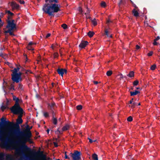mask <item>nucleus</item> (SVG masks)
<instances>
[{
  "instance_id": "obj_1",
  "label": "nucleus",
  "mask_w": 160,
  "mask_h": 160,
  "mask_svg": "<svg viewBox=\"0 0 160 160\" xmlns=\"http://www.w3.org/2000/svg\"><path fill=\"white\" fill-rule=\"evenodd\" d=\"M0 141H1L0 143V147L2 148L8 147L9 144L13 143V139L10 136H8L5 138H4V135L5 132L2 129L4 127H6L7 129L11 132V122L9 121L6 120V119L3 118H2L0 119Z\"/></svg>"
},
{
  "instance_id": "obj_2",
  "label": "nucleus",
  "mask_w": 160,
  "mask_h": 160,
  "mask_svg": "<svg viewBox=\"0 0 160 160\" xmlns=\"http://www.w3.org/2000/svg\"><path fill=\"white\" fill-rule=\"evenodd\" d=\"M58 0H50L49 3H45L43 6L42 10L46 13L51 17H54V13L60 11V6L58 3Z\"/></svg>"
},
{
  "instance_id": "obj_3",
  "label": "nucleus",
  "mask_w": 160,
  "mask_h": 160,
  "mask_svg": "<svg viewBox=\"0 0 160 160\" xmlns=\"http://www.w3.org/2000/svg\"><path fill=\"white\" fill-rule=\"evenodd\" d=\"M22 115H19L18 117V118L16 120V123L13 122H11V132H9L8 133V136H10L11 137H14V136L19 131L20 129L19 124H21L23 122V120L22 118Z\"/></svg>"
},
{
  "instance_id": "obj_4",
  "label": "nucleus",
  "mask_w": 160,
  "mask_h": 160,
  "mask_svg": "<svg viewBox=\"0 0 160 160\" xmlns=\"http://www.w3.org/2000/svg\"><path fill=\"white\" fill-rule=\"evenodd\" d=\"M23 137H24V138L23 140L22 141L20 140H18L16 142H14L13 140V143H12V144L14 143H20L22 144H23V145L21 147V148L19 149V150H23L25 151L31 152V153L33 155V154H32V152L33 151H32L31 149L30 148H28L27 146H26L25 144L26 142H28L30 143H32L33 142L31 140L30 138H29V139H27V138L26 136ZM9 146L8 148H9Z\"/></svg>"
},
{
  "instance_id": "obj_5",
  "label": "nucleus",
  "mask_w": 160,
  "mask_h": 160,
  "mask_svg": "<svg viewBox=\"0 0 160 160\" xmlns=\"http://www.w3.org/2000/svg\"><path fill=\"white\" fill-rule=\"evenodd\" d=\"M21 136H26L27 139L31 138L32 136V133L30 130L29 126L27 125L26 129L23 131H21L19 130V131L14 136V138H19Z\"/></svg>"
},
{
  "instance_id": "obj_6",
  "label": "nucleus",
  "mask_w": 160,
  "mask_h": 160,
  "mask_svg": "<svg viewBox=\"0 0 160 160\" xmlns=\"http://www.w3.org/2000/svg\"><path fill=\"white\" fill-rule=\"evenodd\" d=\"M10 110L14 114L22 115L23 112V109L21 107L19 104L15 103L10 108Z\"/></svg>"
},
{
  "instance_id": "obj_7",
  "label": "nucleus",
  "mask_w": 160,
  "mask_h": 160,
  "mask_svg": "<svg viewBox=\"0 0 160 160\" xmlns=\"http://www.w3.org/2000/svg\"><path fill=\"white\" fill-rule=\"evenodd\" d=\"M32 154L34 156L40 158L41 160H50V159L49 158H47L46 155L43 154L42 152H41L40 151L38 152L33 151L32 152Z\"/></svg>"
},
{
  "instance_id": "obj_8",
  "label": "nucleus",
  "mask_w": 160,
  "mask_h": 160,
  "mask_svg": "<svg viewBox=\"0 0 160 160\" xmlns=\"http://www.w3.org/2000/svg\"><path fill=\"white\" fill-rule=\"evenodd\" d=\"M81 154L80 152L75 150L73 153H70L69 156L72 158L73 160H80L81 159Z\"/></svg>"
},
{
  "instance_id": "obj_9",
  "label": "nucleus",
  "mask_w": 160,
  "mask_h": 160,
  "mask_svg": "<svg viewBox=\"0 0 160 160\" xmlns=\"http://www.w3.org/2000/svg\"><path fill=\"white\" fill-rule=\"evenodd\" d=\"M22 73L21 72H19L17 73L16 75H15L12 77V79L14 82H15L16 83H18L20 82H21L22 81V78H21V75Z\"/></svg>"
},
{
  "instance_id": "obj_10",
  "label": "nucleus",
  "mask_w": 160,
  "mask_h": 160,
  "mask_svg": "<svg viewBox=\"0 0 160 160\" xmlns=\"http://www.w3.org/2000/svg\"><path fill=\"white\" fill-rule=\"evenodd\" d=\"M14 20H12V21L10 20H7V25L6 26V28L11 30L16 29V24L14 23Z\"/></svg>"
},
{
  "instance_id": "obj_11",
  "label": "nucleus",
  "mask_w": 160,
  "mask_h": 160,
  "mask_svg": "<svg viewBox=\"0 0 160 160\" xmlns=\"http://www.w3.org/2000/svg\"><path fill=\"white\" fill-rule=\"evenodd\" d=\"M57 72L62 77L64 73H67V71L66 69L58 68L57 70Z\"/></svg>"
},
{
  "instance_id": "obj_12",
  "label": "nucleus",
  "mask_w": 160,
  "mask_h": 160,
  "mask_svg": "<svg viewBox=\"0 0 160 160\" xmlns=\"http://www.w3.org/2000/svg\"><path fill=\"white\" fill-rule=\"evenodd\" d=\"M88 42L87 41H82L79 46L81 49L84 48L88 45Z\"/></svg>"
},
{
  "instance_id": "obj_13",
  "label": "nucleus",
  "mask_w": 160,
  "mask_h": 160,
  "mask_svg": "<svg viewBox=\"0 0 160 160\" xmlns=\"http://www.w3.org/2000/svg\"><path fill=\"white\" fill-rule=\"evenodd\" d=\"M11 6H12V9L13 10L14 9H18L19 8V5L17 4L15 2H12L11 3Z\"/></svg>"
},
{
  "instance_id": "obj_14",
  "label": "nucleus",
  "mask_w": 160,
  "mask_h": 160,
  "mask_svg": "<svg viewBox=\"0 0 160 160\" xmlns=\"http://www.w3.org/2000/svg\"><path fill=\"white\" fill-rule=\"evenodd\" d=\"M55 107H56L55 103L54 102L48 104V108L50 110H54Z\"/></svg>"
},
{
  "instance_id": "obj_15",
  "label": "nucleus",
  "mask_w": 160,
  "mask_h": 160,
  "mask_svg": "<svg viewBox=\"0 0 160 160\" xmlns=\"http://www.w3.org/2000/svg\"><path fill=\"white\" fill-rule=\"evenodd\" d=\"M13 30H11V29H8L7 30L5 31L4 33L5 34L6 36V38L7 39V36L6 33H9L10 35L11 36H14L15 34L13 33L12 32V31Z\"/></svg>"
},
{
  "instance_id": "obj_16",
  "label": "nucleus",
  "mask_w": 160,
  "mask_h": 160,
  "mask_svg": "<svg viewBox=\"0 0 160 160\" xmlns=\"http://www.w3.org/2000/svg\"><path fill=\"white\" fill-rule=\"evenodd\" d=\"M140 93V91L135 90L134 92L131 91L130 92V95L131 96H133L134 95H136L138 94V93Z\"/></svg>"
},
{
  "instance_id": "obj_17",
  "label": "nucleus",
  "mask_w": 160,
  "mask_h": 160,
  "mask_svg": "<svg viewBox=\"0 0 160 160\" xmlns=\"http://www.w3.org/2000/svg\"><path fill=\"white\" fill-rule=\"evenodd\" d=\"M126 3V1H124L123 0H120V2L118 3V6L119 8H120L121 5H124Z\"/></svg>"
},
{
  "instance_id": "obj_18",
  "label": "nucleus",
  "mask_w": 160,
  "mask_h": 160,
  "mask_svg": "<svg viewBox=\"0 0 160 160\" xmlns=\"http://www.w3.org/2000/svg\"><path fill=\"white\" fill-rule=\"evenodd\" d=\"M132 12L134 16L137 17L139 16V13L135 9H133L132 11Z\"/></svg>"
},
{
  "instance_id": "obj_19",
  "label": "nucleus",
  "mask_w": 160,
  "mask_h": 160,
  "mask_svg": "<svg viewBox=\"0 0 160 160\" xmlns=\"http://www.w3.org/2000/svg\"><path fill=\"white\" fill-rule=\"evenodd\" d=\"M134 75V72L133 71L130 72L129 74L127 75V76L129 77L130 78L133 77Z\"/></svg>"
},
{
  "instance_id": "obj_20",
  "label": "nucleus",
  "mask_w": 160,
  "mask_h": 160,
  "mask_svg": "<svg viewBox=\"0 0 160 160\" xmlns=\"http://www.w3.org/2000/svg\"><path fill=\"white\" fill-rule=\"evenodd\" d=\"M13 100L15 101L16 102L15 103L19 104V100L18 98H17L16 96H13Z\"/></svg>"
},
{
  "instance_id": "obj_21",
  "label": "nucleus",
  "mask_w": 160,
  "mask_h": 160,
  "mask_svg": "<svg viewBox=\"0 0 160 160\" xmlns=\"http://www.w3.org/2000/svg\"><path fill=\"white\" fill-rule=\"evenodd\" d=\"M94 34V32H93L89 31L88 33V35L89 37L91 38L93 36Z\"/></svg>"
},
{
  "instance_id": "obj_22",
  "label": "nucleus",
  "mask_w": 160,
  "mask_h": 160,
  "mask_svg": "<svg viewBox=\"0 0 160 160\" xmlns=\"http://www.w3.org/2000/svg\"><path fill=\"white\" fill-rule=\"evenodd\" d=\"M69 128V126L68 125H66L65 126L63 127L62 128V131H65L68 130Z\"/></svg>"
},
{
  "instance_id": "obj_23",
  "label": "nucleus",
  "mask_w": 160,
  "mask_h": 160,
  "mask_svg": "<svg viewBox=\"0 0 160 160\" xmlns=\"http://www.w3.org/2000/svg\"><path fill=\"white\" fill-rule=\"evenodd\" d=\"M92 158L94 160H98V155L96 153H94L92 154Z\"/></svg>"
},
{
  "instance_id": "obj_24",
  "label": "nucleus",
  "mask_w": 160,
  "mask_h": 160,
  "mask_svg": "<svg viewBox=\"0 0 160 160\" xmlns=\"http://www.w3.org/2000/svg\"><path fill=\"white\" fill-rule=\"evenodd\" d=\"M13 71L12 72V74H11L12 77H13V76L14 75H16L18 71L16 69V68H14L13 70Z\"/></svg>"
},
{
  "instance_id": "obj_25",
  "label": "nucleus",
  "mask_w": 160,
  "mask_h": 160,
  "mask_svg": "<svg viewBox=\"0 0 160 160\" xmlns=\"http://www.w3.org/2000/svg\"><path fill=\"white\" fill-rule=\"evenodd\" d=\"M105 34L107 35V37L112 38V35H109L108 34V32L107 30H105Z\"/></svg>"
},
{
  "instance_id": "obj_26",
  "label": "nucleus",
  "mask_w": 160,
  "mask_h": 160,
  "mask_svg": "<svg viewBox=\"0 0 160 160\" xmlns=\"http://www.w3.org/2000/svg\"><path fill=\"white\" fill-rule=\"evenodd\" d=\"M52 122L55 125H56L57 123V118H52Z\"/></svg>"
},
{
  "instance_id": "obj_27",
  "label": "nucleus",
  "mask_w": 160,
  "mask_h": 160,
  "mask_svg": "<svg viewBox=\"0 0 160 160\" xmlns=\"http://www.w3.org/2000/svg\"><path fill=\"white\" fill-rule=\"evenodd\" d=\"M94 26H95L97 25V22L96 19L94 18L93 19L91 20Z\"/></svg>"
},
{
  "instance_id": "obj_28",
  "label": "nucleus",
  "mask_w": 160,
  "mask_h": 160,
  "mask_svg": "<svg viewBox=\"0 0 160 160\" xmlns=\"http://www.w3.org/2000/svg\"><path fill=\"white\" fill-rule=\"evenodd\" d=\"M101 6L102 7H105L106 6V2H105L102 1L101 3Z\"/></svg>"
},
{
  "instance_id": "obj_29",
  "label": "nucleus",
  "mask_w": 160,
  "mask_h": 160,
  "mask_svg": "<svg viewBox=\"0 0 160 160\" xmlns=\"http://www.w3.org/2000/svg\"><path fill=\"white\" fill-rule=\"evenodd\" d=\"M112 71H108L106 73V74L108 76H110L112 74Z\"/></svg>"
},
{
  "instance_id": "obj_30",
  "label": "nucleus",
  "mask_w": 160,
  "mask_h": 160,
  "mask_svg": "<svg viewBox=\"0 0 160 160\" xmlns=\"http://www.w3.org/2000/svg\"><path fill=\"white\" fill-rule=\"evenodd\" d=\"M6 13H8V15H10L11 16H12L13 15H14V14L13 13L11 12L9 10H8V11L6 10Z\"/></svg>"
},
{
  "instance_id": "obj_31",
  "label": "nucleus",
  "mask_w": 160,
  "mask_h": 160,
  "mask_svg": "<svg viewBox=\"0 0 160 160\" xmlns=\"http://www.w3.org/2000/svg\"><path fill=\"white\" fill-rule=\"evenodd\" d=\"M7 82H5L4 80L3 79V88H5L7 86Z\"/></svg>"
},
{
  "instance_id": "obj_32",
  "label": "nucleus",
  "mask_w": 160,
  "mask_h": 160,
  "mask_svg": "<svg viewBox=\"0 0 160 160\" xmlns=\"http://www.w3.org/2000/svg\"><path fill=\"white\" fill-rule=\"evenodd\" d=\"M14 82H13V83H12L10 85V90H12V89L13 90H15V89L14 88Z\"/></svg>"
},
{
  "instance_id": "obj_33",
  "label": "nucleus",
  "mask_w": 160,
  "mask_h": 160,
  "mask_svg": "<svg viewBox=\"0 0 160 160\" xmlns=\"http://www.w3.org/2000/svg\"><path fill=\"white\" fill-rule=\"evenodd\" d=\"M8 107L7 105H2L1 107V109L2 111H3Z\"/></svg>"
},
{
  "instance_id": "obj_34",
  "label": "nucleus",
  "mask_w": 160,
  "mask_h": 160,
  "mask_svg": "<svg viewBox=\"0 0 160 160\" xmlns=\"http://www.w3.org/2000/svg\"><path fill=\"white\" fill-rule=\"evenodd\" d=\"M56 133H57V134H58V137L59 138L60 137L59 136L58 134H62V132H61L58 129H57V131H56Z\"/></svg>"
},
{
  "instance_id": "obj_35",
  "label": "nucleus",
  "mask_w": 160,
  "mask_h": 160,
  "mask_svg": "<svg viewBox=\"0 0 160 160\" xmlns=\"http://www.w3.org/2000/svg\"><path fill=\"white\" fill-rule=\"evenodd\" d=\"M82 107L81 105H78L77 106L76 108L78 110H81L82 109Z\"/></svg>"
},
{
  "instance_id": "obj_36",
  "label": "nucleus",
  "mask_w": 160,
  "mask_h": 160,
  "mask_svg": "<svg viewBox=\"0 0 160 160\" xmlns=\"http://www.w3.org/2000/svg\"><path fill=\"white\" fill-rule=\"evenodd\" d=\"M62 27L64 29H66L68 28L67 25L64 23L62 25Z\"/></svg>"
},
{
  "instance_id": "obj_37",
  "label": "nucleus",
  "mask_w": 160,
  "mask_h": 160,
  "mask_svg": "<svg viewBox=\"0 0 160 160\" xmlns=\"http://www.w3.org/2000/svg\"><path fill=\"white\" fill-rule=\"evenodd\" d=\"M132 116H130L128 117L127 120L129 122H131L132 120Z\"/></svg>"
},
{
  "instance_id": "obj_38",
  "label": "nucleus",
  "mask_w": 160,
  "mask_h": 160,
  "mask_svg": "<svg viewBox=\"0 0 160 160\" xmlns=\"http://www.w3.org/2000/svg\"><path fill=\"white\" fill-rule=\"evenodd\" d=\"M156 68V65L155 64H154L152 65L151 67V69L152 70H154Z\"/></svg>"
},
{
  "instance_id": "obj_39",
  "label": "nucleus",
  "mask_w": 160,
  "mask_h": 160,
  "mask_svg": "<svg viewBox=\"0 0 160 160\" xmlns=\"http://www.w3.org/2000/svg\"><path fill=\"white\" fill-rule=\"evenodd\" d=\"M43 115L45 118H47L49 117L48 113L46 112H44Z\"/></svg>"
},
{
  "instance_id": "obj_40",
  "label": "nucleus",
  "mask_w": 160,
  "mask_h": 160,
  "mask_svg": "<svg viewBox=\"0 0 160 160\" xmlns=\"http://www.w3.org/2000/svg\"><path fill=\"white\" fill-rule=\"evenodd\" d=\"M50 112L52 114V118H55L54 115H55V113L54 112V110H50Z\"/></svg>"
},
{
  "instance_id": "obj_41",
  "label": "nucleus",
  "mask_w": 160,
  "mask_h": 160,
  "mask_svg": "<svg viewBox=\"0 0 160 160\" xmlns=\"http://www.w3.org/2000/svg\"><path fill=\"white\" fill-rule=\"evenodd\" d=\"M138 80H136L133 82V85L134 86H137L138 83Z\"/></svg>"
},
{
  "instance_id": "obj_42",
  "label": "nucleus",
  "mask_w": 160,
  "mask_h": 160,
  "mask_svg": "<svg viewBox=\"0 0 160 160\" xmlns=\"http://www.w3.org/2000/svg\"><path fill=\"white\" fill-rule=\"evenodd\" d=\"M20 4H23L25 3V2L22 0H17Z\"/></svg>"
},
{
  "instance_id": "obj_43",
  "label": "nucleus",
  "mask_w": 160,
  "mask_h": 160,
  "mask_svg": "<svg viewBox=\"0 0 160 160\" xmlns=\"http://www.w3.org/2000/svg\"><path fill=\"white\" fill-rule=\"evenodd\" d=\"M27 48L28 50H33L34 49L33 48H32V47L28 45L27 47Z\"/></svg>"
},
{
  "instance_id": "obj_44",
  "label": "nucleus",
  "mask_w": 160,
  "mask_h": 160,
  "mask_svg": "<svg viewBox=\"0 0 160 160\" xmlns=\"http://www.w3.org/2000/svg\"><path fill=\"white\" fill-rule=\"evenodd\" d=\"M54 58H57L58 57V54L57 52H55L53 54Z\"/></svg>"
},
{
  "instance_id": "obj_45",
  "label": "nucleus",
  "mask_w": 160,
  "mask_h": 160,
  "mask_svg": "<svg viewBox=\"0 0 160 160\" xmlns=\"http://www.w3.org/2000/svg\"><path fill=\"white\" fill-rule=\"evenodd\" d=\"M120 78L121 79H122L123 78H126L127 77L126 76H123L122 74H121L120 75Z\"/></svg>"
},
{
  "instance_id": "obj_46",
  "label": "nucleus",
  "mask_w": 160,
  "mask_h": 160,
  "mask_svg": "<svg viewBox=\"0 0 160 160\" xmlns=\"http://www.w3.org/2000/svg\"><path fill=\"white\" fill-rule=\"evenodd\" d=\"M22 84L21 83H19V86H18V89H22Z\"/></svg>"
},
{
  "instance_id": "obj_47",
  "label": "nucleus",
  "mask_w": 160,
  "mask_h": 160,
  "mask_svg": "<svg viewBox=\"0 0 160 160\" xmlns=\"http://www.w3.org/2000/svg\"><path fill=\"white\" fill-rule=\"evenodd\" d=\"M65 159H69L70 158L68 157L67 154V152H65Z\"/></svg>"
},
{
  "instance_id": "obj_48",
  "label": "nucleus",
  "mask_w": 160,
  "mask_h": 160,
  "mask_svg": "<svg viewBox=\"0 0 160 160\" xmlns=\"http://www.w3.org/2000/svg\"><path fill=\"white\" fill-rule=\"evenodd\" d=\"M153 54V52L152 51H150L148 54V56H151Z\"/></svg>"
},
{
  "instance_id": "obj_49",
  "label": "nucleus",
  "mask_w": 160,
  "mask_h": 160,
  "mask_svg": "<svg viewBox=\"0 0 160 160\" xmlns=\"http://www.w3.org/2000/svg\"><path fill=\"white\" fill-rule=\"evenodd\" d=\"M136 103L135 102H134L132 103V105L131 106V107L132 108H133L136 105Z\"/></svg>"
},
{
  "instance_id": "obj_50",
  "label": "nucleus",
  "mask_w": 160,
  "mask_h": 160,
  "mask_svg": "<svg viewBox=\"0 0 160 160\" xmlns=\"http://www.w3.org/2000/svg\"><path fill=\"white\" fill-rule=\"evenodd\" d=\"M157 41H156L155 40H154V42H153V44L154 45H157L158 43L156 42Z\"/></svg>"
},
{
  "instance_id": "obj_51",
  "label": "nucleus",
  "mask_w": 160,
  "mask_h": 160,
  "mask_svg": "<svg viewBox=\"0 0 160 160\" xmlns=\"http://www.w3.org/2000/svg\"><path fill=\"white\" fill-rule=\"evenodd\" d=\"M51 33H48L47 34L45 37V38H48V37H49L51 36Z\"/></svg>"
},
{
  "instance_id": "obj_52",
  "label": "nucleus",
  "mask_w": 160,
  "mask_h": 160,
  "mask_svg": "<svg viewBox=\"0 0 160 160\" xmlns=\"http://www.w3.org/2000/svg\"><path fill=\"white\" fill-rule=\"evenodd\" d=\"M53 143L55 147H58V145L57 142H53Z\"/></svg>"
},
{
  "instance_id": "obj_53",
  "label": "nucleus",
  "mask_w": 160,
  "mask_h": 160,
  "mask_svg": "<svg viewBox=\"0 0 160 160\" xmlns=\"http://www.w3.org/2000/svg\"><path fill=\"white\" fill-rule=\"evenodd\" d=\"M140 47L138 45H137L136 46V48L137 50H138L140 48Z\"/></svg>"
},
{
  "instance_id": "obj_54",
  "label": "nucleus",
  "mask_w": 160,
  "mask_h": 160,
  "mask_svg": "<svg viewBox=\"0 0 160 160\" xmlns=\"http://www.w3.org/2000/svg\"><path fill=\"white\" fill-rule=\"evenodd\" d=\"M88 139L89 140V142L90 143H92L93 142V141L92 139L89 138H88Z\"/></svg>"
},
{
  "instance_id": "obj_55",
  "label": "nucleus",
  "mask_w": 160,
  "mask_h": 160,
  "mask_svg": "<svg viewBox=\"0 0 160 160\" xmlns=\"http://www.w3.org/2000/svg\"><path fill=\"white\" fill-rule=\"evenodd\" d=\"M33 44H34V43H33L32 42H30L28 44V46H31V45H33Z\"/></svg>"
},
{
  "instance_id": "obj_56",
  "label": "nucleus",
  "mask_w": 160,
  "mask_h": 160,
  "mask_svg": "<svg viewBox=\"0 0 160 160\" xmlns=\"http://www.w3.org/2000/svg\"><path fill=\"white\" fill-rule=\"evenodd\" d=\"M160 39V37L158 36H157V38L154 40L156 41H157Z\"/></svg>"
},
{
  "instance_id": "obj_57",
  "label": "nucleus",
  "mask_w": 160,
  "mask_h": 160,
  "mask_svg": "<svg viewBox=\"0 0 160 160\" xmlns=\"http://www.w3.org/2000/svg\"><path fill=\"white\" fill-rule=\"evenodd\" d=\"M3 25V22H0V27H2Z\"/></svg>"
},
{
  "instance_id": "obj_58",
  "label": "nucleus",
  "mask_w": 160,
  "mask_h": 160,
  "mask_svg": "<svg viewBox=\"0 0 160 160\" xmlns=\"http://www.w3.org/2000/svg\"><path fill=\"white\" fill-rule=\"evenodd\" d=\"M93 82L95 84H97L98 83V82L97 81H93Z\"/></svg>"
},
{
  "instance_id": "obj_59",
  "label": "nucleus",
  "mask_w": 160,
  "mask_h": 160,
  "mask_svg": "<svg viewBox=\"0 0 160 160\" xmlns=\"http://www.w3.org/2000/svg\"><path fill=\"white\" fill-rule=\"evenodd\" d=\"M133 98H132L131 100L130 101H129V103L130 104H132V102H133Z\"/></svg>"
},
{
  "instance_id": "obj_60",
  "label": "nucleus",
  "mask_w": 160,
  "mask_h": 160,
  "mask_svg": "<svg viewBox=\"0 0 160 160\" xmlns=\"http://www.w3.org/2000/svg\"><path fill=\"white\" fill-rule=\"evenodd\" d=\"M133 7H134L135 8L137 9L138 8V7L136 6V5L135 4H133Z\"/></svg>"
},
{
  "instance_id": "obj_61",
  "label": "nucleus",
  "mask_w": 160,
  "mask_h": 160,
  "mask_svg": "<svg viewBox=\"0 0 160 160\" xmlns=\"http://www.w3.org/2000/svg\"><path fill=\"white\" fill-rule=\"evenodd\" d=\"M112 22V21H111V20L109 19H108L107 21V23H109V22Z\"/></svg>"
},
{
  "instance_id": "obj_62",
  "label": "nucleus",
  "mask_w": 160,
  "mask_h": 160,
  "mask_svg": "<svg viewBox=\"0 0 160 160\" xmlns=\"http://www.w3.org/2000/svg\"><path fill=\"white\" fill-rule=\"evenodd\" d=\"M8 20H10V19H11V18L9 16H8Z\"/></svg>"
},
{
  "instance_id": "obj_63",
  "label": "nucleus",
  "mask_w": 160,
  "mask_h": 160,
  "mask_svg": "<svg viewBox=\"0 0 160 160\" xmlns=\"http://www.w3.org/2000/svg\"><path fill=\"white\" fill-rule=\"evenodd\" d=\"M49 131H50V130H49V129H48L47 130V132L48 133H49Z\"/></svg>"
},
{
  "instance_id": "obj_64",
  "label": "nucleus",
  "mask_w": 160,
  "mask_h": 160,
  "mask_svg": "<svg viewBox=\"0 0 160 160\" xmlns=\"http://www.w3.org/2000/svg\"><path fill=\"white\" fill-rule=\"evenodd\" d=\"M3 56V54L1 52L0 53V56L2 57Z\"/></svg>"
}]
</instances>
